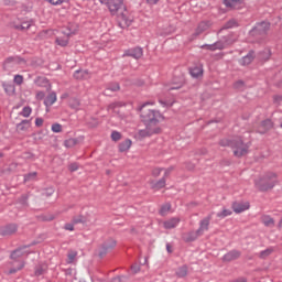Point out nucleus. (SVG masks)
I'll use <instances>...</instances> for the list:
<instances>
[{"label": "nucleus", "instance_id": "f257e3e1", "mask_svg": "<svg viewBox=\"0 0 282 282\" xmlns=\"http://www.w3.org/2000/svg\"><path fill=\"white\" fill-rule=\"evenodd\" d=\"M155 105L154 101L145 102L140 108V117L143 122V124H148L149 127H152L156 131L162 132V127H160V122H164L166 120V117L160 112V110L151 109L149 106Z\"/></svg>", "mask_w": 282, "mask_h": 282}, {"label": "nucleus", "instance_id": "f03ea898", "mask_svg": "<svg viewBox=\"0 0 282 282\" xmlns=\"http://www.w3.org/2000/svg\"><path fill=\"white\" fill-rule=\"evenodd\" d=\"M254 188L260 193H268L279 186V172L265 171L253 180Z\"/></svg>", "mask_w": 282, "mask_h": 282}, {"label": "nucleus", "instance_id": "7ed1b4c3", "mask_svg": "<svg viewBox=\"0 0 282 282\" xmlns=\"http://www.w3.org/2000/svg\"><path fill=\"white\" fill-rule=\"evenodd\" d=\"M30 254V250H28V247H22L17 249L11 253L12 261L10 262L9 271H7V274H17L19 270H23L25 268V262L18 260L21 259V257H28Z\"/></svg>", "mask_w": 282, "mask_h": 282}, {"label": "nucleus", "instance_id": "20e7f679", "mask_svg": "<svg viewBox=\"0 0 282 282\" xmlns=\"http://www.w3.org/2000/svg\"><path fill=\"white\" fill-rule=\"evenodd\" d=\"M268 32H270V23L262 22V23H258L250 31V36H254L257 41H263V39H265V36L268 35Z\"/></svg>", "mask_w": 282, "mask_h": 282}, {"label": "nucleus", "instance_id": "39448f33", "mask_svg": "<svg viewBox=\"0 0 282 282\" xmlns=\"http://www.w3.org/2000/svg\"><path fill=\"white\" fill-rule=\"evenodd\" d=\"M231 149L236 158H243V155H248V149H250V147L245 143L243 140L237 138L232 140Z\"/></svg>", "mask_w": 282, "mask_h": 282}, {"label": "nucleus", "instance_id": "423d86ee", "mask_svg": "<svg viewBox=\"0 0 282 282\" xmlns=\"http://www.w3.org/2000/svg\"><path fill=\"white\" fill-rule=\"evenodd\" d=\"M212 219H213V214H209L208 216H206L205 218H203L199 221V227L193 234L192 241H195V239H197V237H202L204 235V232H208V230L210 229Z\"/></svg>", "mask_w": 282, "mask_h": 282}, {"label": "nucleus", "instance_id": "0eeeda50", "mask_svg": "<svg viewBox=\"0 0 282 282\" xmlns=\"http://www.w3.org/2000/svg\"><path fill=\"white\" fill-rule=\"evenodd\" d=\"M72 34H76V31L69 28L63 29L55 40L56 45H59V47H67Z\"/></svg>", "mask_w": 282, "mask_h": 282}, {"label": "nucleus", "instance_id": "6e6552de", "mask_svg": "<svg viewBox=\"0 0 282 282\" xmlns=\"http://www.w3.org/2000/svg\"><path fill=\"white\" fill-rule=\"evenodd\" d=\"M117 17H118L119 25L122 29L130 28V25L133 23V15H131V13L127 11V9H124L119 14H117Z\"/></svg>", "mask_w": 282, "mask_h": 282}, {"label": "nucleus", "instance_id": "1a4fd4ad", "mask_svg": "<svg viewBox=\"0 0 282 282\" xmlns=\"http://www.w3.org/2000/svg\"><path fill=\"white\" fill-rule=\"evenodd\" d=\"M105 6H108L109 11L111 14H119L124 10V3L122 0H106L104 2Z\"/></svg>", "mask_w": 282, "mask_h": 282}, {"label": "nucleus", "instance_id": "9d476101", "mask_svg": "<svg viewBox=\"0 0 282 282\" xmlns=\"http://www.w3.org/2000/svg\"><path fill=\"white\" fill-rule=\"evenodd\" d=\"M17 67H25V59L21 57H9L4 62V69H17Z\"/></svg>", "mask_w": 282, "mask_h": 282}, {"label": "nucleus", "instance_id": "9b49d317", "mask_svg": "<svg viewBox=\"0 0 282 282\" xmlns=\"http://www.w3.org/2000/svg\"><path fill=\"white\" fill-rule=\"evenodd\" d=\"M145 129L139 130L137 133V138L139 140H143V138H151V135H158L162 133L160 130H156V128H153L149 124H144Z\"/></svg>", "mask_w": 282, "mask_h": 282}, {"label": "nucleus", "instance_id": "f8f14e48", "mask_svg": "<svg viewBox=\"0 0 282 282\" xmlns=\"http://www.w3.org/2000/svg\"><path fill=\"white\" fill-rule=\"evenodd\" d=\"M231 208H232L234 213L239 215L241 213H246V210H250V203L243 202V200L235 202V203H232Z\"/></svg>", "mask_w": 282, "mask_h": 282}, {"label": "nucleus", "instance_id": "ddd939ff", "mask_svg": "<svg viewBox=\"0 0 282 282\" xmlns=\"http://www.w3.org/2000/svg\"><path fill=\"white\" fill-rule=\"evenodd\" d=\"M116 246H117L116 240H113L111 238L106 240L104 242V245L101 246V249L99 251V257H105V254H107V252L113 250Z\"/></svg>", "mask_w": 282, "mask_h": 282}, {"label": "nucleus", "instance_id": "4468645a", "mask_svg": "<svg viewBox=\"0 0 282 282\" xmlns=\"http://www.w3.org/2000/svg\"><path fill=\"white\" fill-rule=\"evenodd\" d=\"M180 217L170 218L163 221V228H165V230H173V228H177V226H180Z\"/></svg>", "mask_w": 282, "mask_h": 282}, {"label": "nucleus", "instance_id": "2eb2a0df", "mask_svg": "<svg viewBox=\"0 0 282 282\" xmlns=\"http://www.w3.org/2000/svg\"><path fill=\"white\" fill-rule=\"evenodd\" d=\"M17 230H18L17 225H8V226L0 228V235L2 237H8L10 235H14V232H17Z\"/></svg>", "mask_w": 282, "mask_h": 282}, {"label": "nucleus", "instance_id": "dca6fc26", "mask_svg": "<svg viewBox=\"0 0 282 282\" xmlns=\"http://www.w3.org/2000/svg\"><path fill=\"white\" fill-rule=\"evenodd\" d=\"M241 257V252L237 251V250H232L227 252L224 257H223V261H235L237 259H239Z\"/></svg>", "mask_w": 282, "mask_h": 282}, {"label": "nucleus", "instance_id": "f3484780", "mask_svg": "<svg viewBox=\"0 0 282 282\" xmlns=\"http://www.w3.org/2000/svg\"><path fill=\"white\" fill-rule=\"evenodd\" d=\"M272 128V121L267 119L258 126V133H267Z\"/></svg>", "mask_w": 282, "mask_h": 282}, {"label": "nucleus", "instance_id": "a211bd4d", "mask_svg": "<svg viewBox=\"0 0 282 282\" xmlns=\"http://www.w3.org/2000/svg\"><path fill=\"white\" fill-rule=\"evenodd\" d=\"M151 188H153L154 191H160L162 188H164V186H166V178L162 177L159 181H152L150 183Z\"/></svg>", "mask_w": 282, "mask_h": 282}, {"label": "nucleus", "instance_id": "6ab92c4d", "mask_svg": "<svg viewBox=\"0 0 282 282\" xmlns=\"http://www.w3.org/2000/svg\"><path fill=\"white\" fill-rule=\"evenodd\" d=\"M126 54L127 56H131L132 58L138 59V58H142L143 51L140 47H135L133 50L128 51Z\"/></svg>", "mask_w": 282, "mask_h": 282}, {"label": "nucleus", "instance_id": "aec40b11", "mask_svg": "<svg viewBox=\"0 0 282 282\" xmlns=\"http://www.w3.org/2000/svg\"><path fill=\"white\" fill-rule=\"evenodd\" d=\"M74 78H76V80H87V78H89V72L88 70H76L74 73Z\"/></svg>", "mask_w": 282, "mask_h": 282}, {"label": "nucleus", "instance_id": "412c9836", "mask_svg": "<svg viewBox=\"0 0 282 282\" xmlns=\"http://www.w3.org/2000/svg\"><path fill=\"white\" fill-rule=\"evenodd\" d=\"M191 76H193V78H200V76H204V67L199 65L191 68Z\"/></svg>", "mask_w": 282, "mask_h": 282}, {"label": "nucleus", "instance_id": "4be33fe9", "mask_svg": "<svg viewBox=\"0 0 282 282\" xmlns=\"http://www.w3.org/2000/svg\"><path fill=\"white\" fill-rule=\"evenodd\" d=\"M56 100H57L56 93L52 91L51 94H48V96H46L44 100V105L45 107H52V105H54Z\"/></svg>", "mask_w": 282, "mask_h": 282}, {"label": "nucleus", "instance_id": "5701e85b", "mask_svg": "<svg viewBox=\"0 0 282 282\" xmlns=\"http://www.w3.org/2000/svg\"><path fill=\"white\" fill-rule=\"evenodd\" d=\"M254 61V52L250 51L245 57L240 59V65H250Z\"/></svg>", "mask_w": 282, "mask_h": 282}, {"label": "nucleus", "instance_id": "b1692460", "mask_svg": "<svg viewBox=\"0 0 282 282\" xmlns=\"http://www.w3.org/2000/svg\"><path fill=\"white\" fill-rule=\"evenodd\" d=\"M261 223L267 226V228H273L274 226V218H271L270 215H263L261 217Z\"/></svg>", "mask_w": 282, "mask_h": 282}, {"label": "nucleus", "instance_id": "393cba45", "mask_svg": "<svg viewBox=\"0 0 282 282\" xmlns=\"http://www.w3.org/2000/svg\"><path fill=\"white\" fill-rule=\"evenodd\" d=\"M175 274L178 279H185V276H188V267H180L178 269H176Z\"/></svg>", "mask_w": 282, "mask_h": 282}, {"label": "nucleus", "instance_id": "a878e982", "mask_svg": "<svg viewBox=\"0 0 282 282\" xmlns=\"http://www.w3.org/2000/svg\"><path fill=\"white\" fill-rule=\"evenodd\" d=\"M30 127H31L30 121L23 120L21 123H19V124L17 126V131H18L19 133H23V132L28 131V130L30 129Z\"/></svg>", "mask_w": 282, "mask_h": 282}, {"label": "nucleus", "instance_id": "bb28decb", "mask_svg": "<svg viewBox=\"0 0 282 282\" xmlns=\"http://www.w3.org/2000/svg\"><path fill=\"white\" fill-rule=\"evenodd\" d=\"M131 144H132V142H131L130 139H127V140H124L123 142H121V143L119 144V151H120V153H126V151H129V149H131Z\"/></svg>", "mask_w": 282, "mask_h": 282}, {"label": "nucleus", "instance_id": "cd10ccee", "mask_svg": "<svg viewBox=\"0 0 282 282\" xmlns=\"http://www.w3.org/2000/svg\"><path fill=\"white\" fill-rule=\"evenodd\" d=\"M35 85H37V87H52V85H50V80L45 77H37L35 79Z\"/></svg>", "mask_w": 282, "mask_h": 282}, {"label": "nucleus", "instance_id": "c85d7f7f", "mask_svg": "<svg viewBox=\"0 0 282 282\" xmlns=\"http://www.w3.org/2000/svg\"><path fill=\"white\" fill-rule=\"evenodd\" d=\"M230 215H232V210L226 208L217 213L218 219H226V217H230Z\"/></svg>", "mask_w": 282, "mask_h": 282}, {"label": "nucleus", "instance_id": "c756f323", "mask_svg": "<svg viewBox=\"0 0 282 282\" xmlns=\"http://www.w3.org/2000/svg\"><path fill=\"white\" fill-rule=\"evenodd\" d=\"M243 0H224V4L227 8H237Z\"/></svg>", "mask_w": 282, "mask_h": 282}, {"label": "nucleus", "instance_id": "7c9ffc66", "mask_svg": "<svg viewBox=\"0 0 282 282\" xmlns=\"http://www.w3.org/2000/svg\"><path fill=\"white\" fill-rule=\"evenodd\" d=\"M78 144V140L77 139H67L64 142V147H66V149H73V147H76Z\"/></svg>", "mask_w": 282, "mask_h": 282}, {"label": "nucleus", "instance_id": "2f4dec72", "mask_svg": "<svg viewBox=\"0 0 282 282\" xmlns=\"http://www.w3.org/2000/svg\"><path fill=\"white\" fill-rule=\"evenodd\" d=\"M206 30H208V23L200 22L196 29V34H202V32H206Z\"/></svg>", "mask_w": 282, "mask_h": 282}, {"label": "nucleus", "instance_id": "473e14b6", "mask_svg": "<svg viewBox=\"0 0 282 282\" xmlns=\"http://www.w3.org/2000/svg\"><path fill=\"white\" fill-rule=\"evenodd\" d=\"M224 47H226V44H225V43H223V42H217L216 44L208 45V46H207V50H212V51H215V50H224Z\"/></svg>", "mask_w": 282, "mask_h": 282}, {"label": "nucleus", "instance_id": "72a5a7b5", "mask_svg": "<svg viewBox=\"0 0 282 282\" xmlns=\"http://www.w3.org/2000/svg\"><path fill=\"white\" fill-rule=\"evenodd\" d=\"M169 213H171V204H165L161 207L160 209V215H162V217L169 215Z\"/></svg>", "mask_w": 282, "mask_h": 282}, {"label": "nucleus", "instance_id": "f704fd0d", "mask_svg": "<svg viewBox=\"0 0 282 282\" xmlns=\"http://www.w3.org/2000/svg\"><path fill=\"white\" fill-rule=\"evenodd\" d=\"M46 3L51 6H63V3H69V0H44Z\"/></svg>", "mask_w": 282, "mask_h": 282}, {"label": "nucleus", "instance_id": "c9c22d12", "mask_svg": "<svg viewBox=\"0 0 282 282\" xmlns=\"http://www.w3.org/2000/svg\"><path fill=\"white\" fill-rule=\"evenodd\" d=\"M108 91H120V84L119 83H111L107 86Z\"/></svg>", "mask_w": 282, "mask_h": 282}, {"label": "nucleus", "instance_id": "e433bc0d", "mask_svg": "<svg viewBox=\"0 0 282 282\" xmlns=\"http://www.w3.org/2000/svg\"><path fill=\"white\" fill-rule=\"evenodd\" d=\"M77 256H78V252L69 251L67 254V263H74Z\"/></svg>", "mask_w": 282, "mask_h": 282}, {"label": "nucleus", "instance_id": "4c0bfd02", "mask_svg": "<svg viewBox=\"0 0 282 282\" xmlns=\"http://www.w3.org/2000/svg\"><path fill=\"white\" fill-rule=\"evenodd\" d=\"M69 107L72 109H78L80 107V100L73 98L69 100Z\"/></svg>", "mask_w": 282, "mask_h": 282}, {"label": "nucleus", "instance_id": "58836bf2", "mask_svg": "<svg viewBox=\"0 0 282 282\" xmlns=\"http://www.w3.org/2000/svg\"><path fill=\"white\" fill-rule=\"evenodd\" d=\"M51 130L53 131V133H61V131H63V126L61 123H54L51 127Z\"/></svg>", "mask_w": 282, "mask_h": 282}, {"label": "nucleus", "instance_id": "ea45409f", "mask_svg": "<svg viewBox=\"0 0 282 282\" xmlns=\"http://www.w3.org/2000/svg\"><path fill=\"white\" fill-rule=\"evenodd\" d=\"M31 113H32V108L24 107L22 109L21 116H23V118H30Z\"/></svg>", "mask_w": 282, "mask_h": 282}, {"label": "nucleus", "instance_id": "a19ab883", "mask_svg": "<svg viewBox=\"0 0 282 282\" xmlns=\"http://www.w3.org/2000/svg\"><path fill=\"white\" fill-rule=\"evenodd\" d=\"M271 56L270 50H264L262 54L260 55V58L262 61H269Z\"/></svg>", "mask_w": 282, "mask_h": 282}, {"label": "nucleus", "instance_id": "79ce46f5", "mask_svg": "<svg viewBox=\"0 0 282 282\" xmlns=\"http://www.w3.org/2000/svg\"><path fill=\"white\" fill-rule=\"evenodd\" d=\"M47 270L46 265L37 267L35 270V276H41V274H44V272Z\"/></svg>", "mask_w": 282, "mask_h": 282}, {"label": "nucleus", "instance_id": "37998d69", "mask_svg": "<svg viewBox=\"0 0 282 282\" xmlns=\"http://www.w3.org/2000/svg\"><path fill=\"white\" fill-rule=\"evenodd\" d=\"M121 138H122V134H120V132L118 131H113L111 133V140H113V142H118V140H121Z\"/></svg>", "mask_w": 282, "mask_h": 282}, {"label": "nucleus", "instance_id": "c03bdc74", "mask_svg": "<svg viewBox=\"0 0 282 282\" xmlns=\"http://www.w3.org/2000/svg\"><path fill=\"white\" fill-rule=\"evenodd\" d=\"M230 28H237V21L236 20H229L226 24H225V29L229 30Z\"/></svg>", "mask_w": 282, "mask_h": 282}, {"label": "nucleus", "instance_id": "a18cd8bd", "mask_svg": "<svg viewBox=\"0 0 282 282\" xmlns=\"http://www.w3.org/2000/svg\"><path fill=\"white\" fill-rule=\"evenodd\" d=\"M220 147H231L232 148V140H228V139H223L219 142Z\"/></svg>", "mask_w": 282, "mask_h": 282}, {"label": "nucleus", "instance_id": "49530a36", "mask_svg": "<svg viewBox=\"0 0 282 282\" xmlns=\"http://www.w3.org/2000/svg\"><path fill=\"white\" fill-rule=\"evenodd\" d=\"M162 171H163V169H161V167L153 169L152 170L153 177H160V175H162Z\"/></svg>", "mask_w": 282, "mask_h": 282}, {"label": "nucleus", "instance_id": "de8ad7c7", "mask_svg": "<svg viewBox=\"0 0 282 282\" xmlns=\"http://www.w3.org/2000/svg\"><path fill=\"white\" fill-rule=\"evenodd\" d=\"M13 83H15V85H23V76L22 75H15Z\"/></svg>", "mask_w": 282, "mask_h": 282}, {"label": "nucleus", "instance_id": "09e8293b", "mask_svg": "<svg viewBox=\"0 0 282 282\" xmlns=\"http://www.w3.org/2000/svg\"><path fill=\"white\" fill-rule=\"evenodd\" d=\"M174 170H175V167H173V166L165 169L164 175H163L164 180H166V177H169L171 175V173H173Z\"/></svg>", "mask_w": 282, "mask_h": 282}, {"label": "nucleus", "instance_id": "8fccbe9b", "mask_svg": "<svg viewBox=\"0 0 282 282\" xmlns=\"http://www.w3.org/2000/svg\"><path fill=\"white\" fill-rule=\"evenodd\" d=\"M272 252V249H267L264 251H261L260 257L262 259H265V257H270V253Z\"/></svg>", "mask_w": 282, "mask_h": 282}, {"label": "nucleus", "instance_id": "3c124183", "mask_svg": "<svg viewBox=\"0 0 282 282\" xmlns=\"http://www.w3.org/2000/svg\"><path fill=\"white\" fill-rule=\"evenodd\" d=\"M34 177H36V172H33V173H31V174H28V175L24 177V180H25V182H30V180H32V178H34Z\"/></svg>", "mask_w": 282, "mask_h": 282}, {"label": "nucleus", "instance_id": "603ef678", "mask_svg": "<svg viewBox=\"0 0 282 282\" xmlns=\"http://www.w3.org/2000/svg\"><path fill=\"white\" fill-rule=\"evenodd\" d=\"M35 98H36L37 100H43V98H45V93H43V91L36 93Z\"/></svg>", "mask_w": 282, "mask_h": 282}, {"label": "nucleus", "instance_id": "864d4df0", "mask_svg": "<svg viewBox=\"0 0 282 282\" xmlns=\"http://www.w3.org/2000/svg\"><path fill=\"white\" fill-rule=\"evenodd\" d=\"M29 28H30V23L28 22H24L20 26H18L19 30H29Z\"/></svg>", "mask_w": 282, "mask_h": 282}, {"label": "nucleus", "instance_id": "5fc2aeb1", "mask_svg": "<svg viewBox=\"0 0 282 282\" xmlns=\"http://www.w3.org/2000/svg\"><path fill=\"white\" fill-rule=\"evenodd\" d=\"M64 229H65V230H69L70 232L74 231V224H66V225L64 226Z\"/></svg>", "mask_w": 282, "mask_h": 282}, {"label": "nucleus", "instance_id": "6e6d98bb", "mask_svg": "<svg viewBox=\"0 0 282 282\" xmlns=\"http://www.w3.org/2000/svg\"><path fill=\"white\" fill-rule=\"evenodd\" d=\"M234 87H235L236 89H241V87H243V82H241V80L236 82V83L234 84Z\"/></svg>", "mask_w": 282, "mask_h": 282}, {"label": "nucleus", "instance_id": "4d7b16f0", "mask_svg": "<svg viewBox=\"0 0 282 282\" xmlns=\"http://www.w3.org/2000/svg\"><path fill=\"white\" fill-rule=\"evenodd\" d=\"M273 100H274L275 105H281V102H282V97H281V96H274V97H273Z\"/></svg>", "mask_w": 282, "mask_h": 282}, {"label": "nucleus", "instance_id": "13d9d810", "mask_svg": "<svg viewBox=\"0 0 282 282\" xmlns=\"http://www.w3.org/2000/svg\"><path fill=\"white\" fill-rule=\"evenodd\" d=\"M35 142H39L40 140H43V134L41 132L34 134Z\"/></svg>", "mask_w": 282, "mask_h": 282}, {"label": "nucleus", "instance_id": "bf43d9fd", "mask_svg": "<svg viewBox=\"0 0 282 282\" xmlns=\"http://www.w3.org/2000/svg\"><path fill=\"white\" fill-rule=\"evenodd\" d=\"M131 270H132V272H133L134 274H138V272H140V265L134 264V265H132Z\"/></svg>", "mask_w": 282, "mask_h": 282}, {"label": "nucleus", "instance_id": "052dcab7", "mask_svg": "<svg viewBox=\"0 0 282 282\" xmlns=\"http://www.w3.org/2000/svg\"><path fill=\"white\" fill-rule=\"evenodd\" d=\"M69 171L74 172V171H78V164L77 163H73L69 165Z\"/></svg>", "mask_w": 282, "mask_h": 282}, {"label": "nucleus", "instance_id": "680f3d73", "mask_svg": "<svg viewBox=\"0 0 282 282\" xmlns=\"http://www.w3.org/2000/svg\"><path fill=\"white\" fill-rule=\"evenodd\" d=\"M35 126L36 127H43V119L42 118H36L35 119Z\"/></svg>", "mask_w": 282, "mask_h": 282}, {"label": "nucleus", "instance_id": "e2e57ef3", "mask_svg": "<svg viewBox=\"0 0 282 282\" xmlns=\"http://www.w3.org/2000/svg\"><path fill=\"white\" fill-rule=\"evenodd\" d=\"M160 0H148L149 6H155Z\"/></svg>", "mask_w": 282, "mask_h": 282}, {"label": "nucleus", "instance_id": "0e129e2a", "mask_svg": "<svg viewBox=\"0 0 282 282\" xmlns=\"http://www.w3.org/2000/svg\"><path fill=\"white\" fill-rule=\"evenodd\" d=\"M166 250H167V252L171 253V252H173V247H171V245L167 243L166 245Z\"/></svg>", "mask_w": 282, "mask_h": 282}, {"label": "nucleus", "instance_id": "69168bd1", "mask_svg": "<svg viewBox=\"0 0 282 282\" xmlns=\"http://www.w3.org/2000/svg\"><path fill=\"white\" fill-rule=\"evenodd\" d=\"M78 221H79L80 224H87V219H85V217L79 218Z\"/></svg>", "mask_w": 282, "mask_h": 282}, {"label": "nucleus", "instance_id": "338daca9", "mask_svg": "<svg viewBox=\"0 0 282 282\" xmlns=\"http://www.w3.org/2000/svg\"><path fill=\"white\" fill-rule=\"evenodd\" d=\"M248 280H246V278H239L236 280V282H247Z\"/></svg>", "mask_w": 282, "mask_h": 282}, {"label": "nucleus", "instance_id": "774afa93", "mask_svg": "<svg viewBox=\"0 0 282 282\" xmlns=\"http://www.w3.org/2000/svg\"><path fill=\"white\" fill-rule=\"evenodd\" d=\"M62 98H67V95H62Z\"/></svg>", "mask_w": 282, "mask_h": 282}]
</instances>
